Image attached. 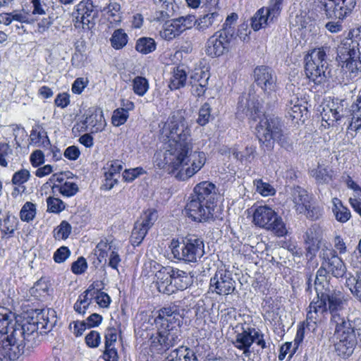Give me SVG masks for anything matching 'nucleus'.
<instances>
[{
    "instance_id": "obj_1",
    "label": "nucleus",
    "mask_w": 361,
    "mask_h": 361,
    "mask_svg": "<svg viewBox=\"0 0 361 361\" xmlns=\"http://www.w3.org/2000/svg\"><path fill=\"white\" fill-rule=\"evenodd\" d=\"M162 133L175 142L174 148L166 150L163 160H156L159 169H166L169 173H174L180 180H185L199 171L205 164L206 157L202 152L192 151V144L188 141L190 130L185 118L173 115L165 123Z\"/></svg>"
},
{
    "instance_id": "obj_2",
    "label": "nucleus",
    "mask_w": 361,
    "mask_h": 361,
    "mask_svg": "<svg viewBox=\"0 0 361 361\" xmlns=\"http://www.w3.org/2000/svg\"><path fill=\"white\" fill-rule=\"evenodd\" d=\"M13 331L6 338L0 341V360H16L23 354L30 355L35 345L34 337L25 335V331L33 332L34 326H28L19 329L16 324L12 327Z\"/></svg>"
},
{
    "instance_id": "obj_3",
    "label": "nucleus",
    "mask_w": 361,
    "mask_h": 361,
    "mask_svg": "<svg viewBox=\"0 0 361 361\" xmlns=\"http://www.w3.org/2000/svg\"><path fill=\"white\" fill-rule=\"evenodd\" d=\"M317 300L310 302L307 314L312 316L313 319L322 321L324 314L329 312L332 316H341L338 312L343 309L345 300L341 291L326 288L324 291L317 288Z\"/></svg>"
},
{
    "instance_id": "obj_4",
    "label": "nucleus",
    "mask_w": 361,
    "mask_h": 361,
    "mask_svg": "<svg viewBox=\"0 0 361 361\" xmlns=\"http://www.w3.org/2000/svg\"><path fill=\"white\" fill-rule=\"evenodd\" d=\"M331 323L335 326L334 336L336 339L334 343L335 352L343 358L349 357L357 344L355 334L350 326L351 320H346L343 317L334 316V319H331Z\"/></svg>"
},
{
    "instance_id": "obj_5",
    "label": "nucleus",
    "mask_w": 361,
    "mask_h": 361,
    "mask_svg": "<svg viewBox=\"0 0 361 361\" xmlns=\"http://www.w3.org/2000/svg\"><path fill=\"white\" fill-rule=\"evenodd\" d=\"M169 247L174 258L185 262H197L204 255L203 240L194 235H188L178 240H172Z\"/></svg>"
},
{
    "instance_id": "obj_6",
    "label": "nucleus",
    "mask_w": 361,
    "mask_h": 361,
    "mask_svg": "<svg viewBox=\"0 0 361 361\" xmlns=\"http://www.w3.org/2000/svg\"><path fill=\"white\" fill-rule=\"evenodd\" d=\"M356 4V0H314L313 9L328 19L343 20L352 14Z\"/></svg>"
},
{
    "instance_id": "obj_7",
    "label": "nucleus",
    "mask_w": 361,
    "mask_h": 361,
    "mask_svg": "<svg viewBox=\"0 0 361 361\" xmlns=\"http://www.w3.org/2000/svg\"><path fill=\"white\" fill-rule=\"evenodd\" d=\"M253 223L255 226L271 231L277 236H283L287 230L282 218L267 205L257 206L253 212Z\"/></svg>"
},
{
    "instance_id": "obj_8",
    "label": "nucleus",
    "mask_w": 361,
    "mask_h": 361,
    "mask_svg": "<svg viewBox=\"0 0 361 361\" xmlns=\"http://www.w3.org/2000/svg\"><path fill=\"white\" fill-rule=\"evenodd\" d=\"M157 333L152 334L149 339L152 350L157 353H163L180 341V330L177 326H157Z\"/></svg>"
},
{
    "instance_id": "obj_9",
    "label": "nucleus",
    "mask_w": 361,
    "mask_h": 361,
    "mask_svg": "<svg viewBox=\"0 0 361 361\" xmlns=\"http://www.w3.org/2000/svg\"><path fill=\"white\" fill-rule=\"evenodd\" d=\"M305 71L307 77L315 83H322L327 78L326 54L324 49H313L305 59Z\"/></svg>"
},
{
    "instance_id": "obj_10",
    "label": "nucleus",
    "mask_w": 361,
    "mask_h": 361,
    "mask_svg": "<svg viewBox=\"0 0 361 361\" xmlns=\"http://www.w3.org/2000/svg\"><path fill=\"white\" fill-rule=\"evenodd\" d=\"M282 129L281 120L274 116H267L256 126L257 136L264 150L271 151L274 146V139Z\"/></svg>"
},
{
    "instance_id": "obj_11",
    "label": "nucleus",
    "mask_w": 361,
    "mask_h": 361,
    "mask_svg": "<svg viewBox=\"0 0 361 361\" xmlns=\"http://www.w3.org/2000/svg\"><path fill=\"white\" fill-rule=\"evenodd\" d=\"M264 337V334L259 329L243 326L242 331L236 334L233 344L237 349L242 350L245 357H249L251 354L250 348L254 343L262 349L267 348Z\"/></svg>"
},
{
    "instance_id": "obj_12",
    "label": "nucleus",
    "mask_w": 361,
    "mask_h": 361,
    "mask_svg": "<svg viewBox=\"0 0 361 361\" xmlns=\"http://www.w3.org/2000/svg\"><path fill=\"white\" fill-rule=\"evenodd\" d=\"M55 312L53 310H35V317L32 316L25 318L21 324H15L19 328L22 329L28 327V326H34V331L29 332L25 331V336L28 338V336H32L34 337L35 345L37 346L38 344V331L37 330L41 325V329H50L53 326V322H51L49 316H51L54 318Z\"/></svg>"
},
{
    "instance_id": "obj_13",
    "label": "nucleus",
    "mask_w": 361,
    "mask_h": 361,
    "mask_svg": "<svg viewBox=\"0 0 361 361\" xmlns=\"http://www.w3.org/2000/svg\"><path fill=\"white\" fill-rule=\"evenodd\" d=\"M319 258L322 265L332 276L337 279L343 277L346 274V267L336 250L323 245L319 252Z\"/></svg>"
},
{
    "instance_id": "obj_14",
    "label": "nucleus",
    "mask_w": 361,
    "mask_h": 361,
    "mask_svg": "<svg viewBox=\"0 0 361 361\" xmlns=\"http://www.w3.org/2000/svg\"><path fill=\"white\" fill-rule=\"evenodd\" d=\"M235 285L232 274L226 269H221L210 279L209 291L219 295H228L234 292Z\"/></svg>"
},
{
    "instance_id": "obj_15",
    "label": "nucleus",
    "mask_w": 361,
    "mask_h": 361,
    "mask_svg": "<svg viewBox=\"0 0 361 361\" xmlns=\"http://www.w3.org/2000/svg\"><path fill=\"white\" fill-rule=\"evenodd\" d=\"M186 214L194 221L203 222L213 218L214 209L201 200L190 196L185 207Z\"/></svg>"
},
{
    "instance_id": "obj_16",
    "label": "nucleus",
    "mask_w": 361,
    "mask_h": 361,
    "mask_svg": "<svg viewBox=\"0 0 361 361\" xmlns=\"http://www.w3.org/2000/svg\"><path fill=\"white\" fill-rule=\"evenodd\" d=\"M361 49V37L345 38L338 45L336 49V60L344 68V63L355 57L356 53Z\"/></svg>"
},
{
    "instance_id": "obj_17",
    "label": "nucleus",
    "mask_w": 361,
    "mask_h": 361,
    "mask_svg": "<svg viewBox=\"0 0 361 361\" xmlns=\"http://www.w3.org/2000/svg\"><path fill=\"white\" fill-rule=\"evenodd\" d=\"M323 236V231L319 225L312 224L305 231L303 239L305 245L306 257L312 259L319 251Z\"/></svg>"
},
{
    "instance_id": "obj_18",
    "label": "nucleus",
    "mask_w": 361,
    "mask_h": 361,
    "mask_svg": "<svg viewBox=\"0 0 361 361\" xmlns=\"http://www.w3.org/2000/svg\"><path fill=\"white\" fill-rule=\"evenodd\" d=\"M255 81L268 95L276 90V76L274 71L267 66H258L254 71Z\"/></svg>"
},
{
    "instance_id": "obj_19",
    "label": "nucleus",
    "mask_w": 361,
    "mask_h": 361,
    "mask_svg": "<svg viewBox=\"0 0 361 361\" xmlns=\"http://www.w3.org/2000/svg\"><path fill=\"white\" fill-rule=\"evenodd\" d=\"M261 106L254 94L243 95L239 98L236 114L240 118L247 117L255 120Z\"/></svg>"
},
{
    "instance_id": "obj_20",
    "label": "nucleus",
    "mask_w": 361,
    "mask_h": 361,
    "mask_svg": "<svg viewBox=\"0 0 361 361\" xmlns=\"http://www.w3.org/2000/svg\"><path fill=\"white\" fill-rule=\"evenodd\" d=\"M190 196L211 206V208L214 209L217 196L216 186L209 181L201 182L194 188L193 193Z\"/></svg>"
},
{
    "instance_id": "obj_21",
    "label": "nucleus",
    "mask_w": 361,
    "mask_h": 361,
    "mask_svg": "<svg viewBox=\"0 0 361 361\" xmlns=\"http://www.w3.org/2000/svg\"><path fill=\"white\" fill-rule=\"evenodd\" d=\"M99 9L97 6L93 5L90 0H85L80 1L76 6V11L75 13V18L77 22H80L89 28L90 23L98 16Z\"/></svg>"
},
{
    "instance_id": "obj_22",
    "label": "nucleus",
    "mask_w": 361,
    "mask_h": 361,
    "mask_svg": "<svg viewBox=\"0 0 361 361\" xmlns=\"http://www.w3.org/2000/svg\"><path fill=\"white\" fill-rule=\"evenodd\" d=\"M231 42V39L215 32L208 39L205 52L209 56L219 57L228 51Z\"/></svg>"
},
{
    "instance_id": "obj_23",
    "label": "nucleus",
    "mask_w": 361,
    "mask_h": 361,
    "mask_svg": "<svg viewBox=\"0 0 361 361\" xmlns=\"http://www.w3.org/2000/svg\"><path fill=\"white\" fill-rule=\"evenodd\" d=\"M157 313L154 319L157 326H179V313L176 305L164 307Z\"/></svg>"
},
{
    "instance_id": "obj_24",
    "label": "nucleus",
    "mask_w": 361,
    "mask_h": 361,
    "mask_svg": "<svg viewBox=\"0 0 361 361\" xmlns=\"http://www.w3.org/2000/svg\"><path fill=\"white\" fill-rule=\"evenodd\" d=\"M155 277L157 289L160 293L169 295L174 293L172 286V267H162L156 273Z\"/></svg>"
},
{
    "instance_id": "obj_25",
    "label": "nucleus",
    "mask_w": 361,
    "mask_h": 361,
    "mask_svg": "<svg viewBox=\"0 0 361 361\" xmlns=\"http://www.w3.org/2000/svg\"><path fill=\"white\" fill-rule=\"evenodd\" d=\"M85 118L83 124L87 128L90 126L92 133L102 131L105 126V120L104 118L102 111L94 107L90 108L84 114Z\"/></svg>"
},
{
    "instance_id": "obj_26",
    "label": "nucleus",
    "mask_w": 361,
    "mask_h": 361,
    "mask_svg": "<svg viewBox=\"0 0 361 361\" xmlns=\"http://www.w3.org/2000/svg\"><path fill=\"white\" fill-rule=\"evenodd\" d=\"M209 73L202 70H197L190 77L191 92L196 97L203 96L207 90Z\"/></svg>"
},
{
    "instance_id": "obj_27",
    "label": "nucleus",
    "mask_w": 361,
    "mask_h": 361,
    "mask_svg": "<svg viewBox=\"0 0 361 361\" xmlns=\"http://www.w3.org/2000/svg\"><path fill=\"white\" fill-rule=\"evenodd\" d=\"M290 199L293 202V208L298 214H303L309 206L310 197L307 192L300 186H295L290 190Z\"/></svg>"
},
{
    "instance_id": "obj_28",
    "label": "nucleus",
    "mask_w": 361,
    "mask_h": 361,
    "mask_svg": "<svg viewBox=\"0 0 361 361\" xmlns=\"http://www.w3.org/2000/svg\"><path fill=\"white\" fill-rule=\"evenodd\" d=\"M156 6L154 20L164 22L174 16V0H152Z\"/></svg>"
},
{
    "instance_id": "obj_29",
    "label": "nucleus",
    "mask_w": 361,
    "mask_h": 361,
    "mask_svg": "<svg viewBox=\"0 0 361 361\" xmlns=\"http://www.w3.org/2000/svg\"><path fill=\"white\" fill-rule=\"evenodd\" d=\"M224 17L218 11L208 13L201 16L197 20V30L200 32H205L209 28L219 25L223 21Z\"/></svg>"
},
{
    "instance_id": "obj_30",
    "label": "nucleus",
    "mask_w": 361,
    "mask_h": 361,
    "mask_svg": "<svg viewBox=\"0 0 361 361\" xmlns=\"http://www.w3.org/2000/svg\"><path fill=\"white\" fill-rule=\"evenodd\" d=\"M166 361H199L196 353L190 348L181 345L171 351Z\"/></svg>"
},
{
    "instance_id": "obj_31",
    "label": "nucleus",
    "mask_w": 361,
    "mask_h": 361,
    "mask_svg": "<svg viewBox=\"0 0 361 361\" xmlns=\"http://www.w3.org/2000/svg\"><path fill=\"white\" fill-rule=\"evenodd\" d=\"M172 279L174 293L178 290H183L186 289L191 283V278L185 271L173 267Z\"/></svg>"
},
{
    "instance_id": "obj_32",
    "label": "nucleus",
    "mask_w": 361,
    "mask_h": 361,
    "mask_svg": "<svg viewBox=\"0 0 361 361\" xmlns=\"http://www.w3.org/2000/svg\"><path fill=\"white\" fill-rule=\"evenodd\" d=\"M274 17L270 10L261 8L252 18L251 26L254 30H259L267 25L269 21H272Z\"/></svg>"
},
{
    "instance_id": "obj_33",
    "label": "nucleus",
    "mask_w": 361,
    "mask_h": 361,
    "mask_svg": "<svg viewBox=\"0 0 361 361\" xmlns=\"http://www.w3.org/2000/svg\"><path fill=\"white\" fill-rule=\"evenodd\" d=\"M345 102L344 100L336 99V102L333 101L331 106H329V111L332 114L334 120L338 121L342 118H346L348 121H350V107L349 109L345 108Z\"/></svg>"
},
{
    "instance_id": "obj_34",
    "label": "nucleus",
    "mask_w": 361,
    "mask_h": 361,
    "mask_svg": "<svg viewBox=\"0 0 361 361\" xmlns=\"http://www.w3.org/2000/svg\"><path fill=\"white\" fill-rule=\"evenodd\" d=\"M188 75L185 70L182 66L173 68L172 75L170 78L169 87L171 90L183 87L186 84Z\"/></svg>"
},
{
    "instance_id": "obj_35",
    "label": "nucleus",
    "mask_w": 361,
    "mask_h": 361,
    "mask_svg": "<svg viewBox=\"0 0 361 361\" xmlns=\"http://www.w3.org/2000/svg\"><path fill=\"white\" fill-rule=\"evenodd\" d=\"M311 176L317 184H329L333 180V171L328 166L319 165L317 169L312 170Z\"/></svg>"
},
{
    "instance_id": "obj_36",
    "label": "nucleus",
    "mask_w": 361,
    "mask_h": 361,
    "mask_svg": "<svg viewBox=\"0 0 361 361\" xmlns=\"http://www.w3.org/2000/svg\"><path fill=\"white\" fill-rule=\"evenodd\" d=\"M346 278V285L353 295L361 302V268L355 271V275L349 274Z\"/></svg>"
},
{
    "instance_id": "obj_37",
    "label": "nucleus",
    "mask_w": 361,
    "mask_h": 361,
    "mask_svg": "<svg viewBox=\"0 0 361 361\" xmlns=\"http://www.w3.org/2000/svg\"><path fill=\"white\" fill-rule=\"evenodd\" d=\"M332 211L336 219L341 223H345L349 220L351 216L350 210L343 206L341 200L337 197L332 199Z\"/></svg>"
},
{
    "instance_id": "obj_38",
    "label": "nucleus",
    "mask_w": 361,
    "mask_h": 361,
    "mask_svg": "<svg viewBox=\"0 0 361 361\" xmlns=\"http://www.w3.org/2000/svg\"><path fill=\"white\" fill-rule=\"evenodd\" d=\"M255 152V147L252 145L246 146L243 149L240 150L238 145H235L232 147L231 154L233 157L243 163L247 161L250 163L254 159V153Z\"/></svg>"
},
{
    "instance_id": "obj_39",
    "label": "nucleus",
    "mask_w": 361,
    "mask_h": 361,
    "mask_svg": "<svg viewBox=\"0 0 361 361\" xmlns=\"http://www.w3.org/2000/svg\"><path fill=\"white\" fill-rule=\"evenodd\" d=\"M179 24L175 19L166 22L164 25L163 30L160 31V36L166 40H171L182 33Z\"/></svg>"
},
{
    "instance_id": "obj_40",
    "label": "nucleus",
    "mask_w": 361,
    "mask_h": 361,
    "mask_svg": "<svg viewBox=\"0 0 361 361\" xmlns=\"http://www.w3.org/2000/svg\"><path fill=\"white\" fill-rule=\"evenodd\" d=\"M296 101L294 103L293 100H290L289 104H287V117H289L292 121H296L298 123V121H301L303 117V113L305 112V114L307 112V109L305 106H302L300 104H299V100L298 98L295 99Z\"/></svg>"
},
{
    "instance_id": "obj_41",
    "label": "nucleus",
    "mask_w": 361,
    "mask_h": 361,
    "mask_svg": "<svg viewBox=\"0 0 361 361\" xmlns=\"http://www.w3.org/2000/svg\"><path fill=\"white\" fill-rule=\"evenodd\" d=\"M15 316L8 308L0 306V334L8 333V329L14 322Z\"/></svg>"
},
{
    "instance_id": "obj_42",
    "label": "nucleus",
    "mask_w": 361,
    "mask_h": 361,
    "mask_svg": "<svg viewBox=\"0 0 361 361\" xmlns=\"http://www.w3.org/2000/svg\"><path fill=\"white\" fill-rule=\"evenodd\" d=\"M158 217L157 212L154 209H148L145 211L135 222L139 226L148 231L157 221Z\"/></svg>"
},
{
    "instance_id": "obj_43",
    "label": "nucleus",
    "mask_w": 361,
    "mask_h": 361,
    "mask_svg": "<svg viewBox=\"0 0 361 361\" xmlns=\"http://www.w3.org/2000/svg\"><path fill=\"white\" fill-rule=\"evenodd\" d=\"M156 42L151 37H141L137 40L135 49L143 54H147L156 49Z\"/></svg>"
},
{
    "instance_id": "obj_44",
    "label": "nucleus",
    "mask_w": 361,
    "mask_h": 361,
    "mask_svg": "<svg viewBox=\"0 0 361 361\" xmlns=\"http://www.w3.org/2000/svg\"><path fill=\"white\" fill-rule=\"evenodd\" d=\"M128 38V37L123 30L117 29L110 38L111 45L115 49H121L126 45Z\"/></svg>"
},
{
    "instance_id": "obj_45",
    "label": "nucleus",
    "mask_w": 361,
    "mask_h": 361,
    "mask_svg": "<svg viewBox=\"0 0 361 361\" xmlns=\"http://www.w3.org/2000/svg\"><path fill=\"white\" fill-rule=\"evenodd\" d=\"M330 279L329 273L326 270V267L322 265L321 263V267L317 271L316 278L314 280V286L315 290L317 288L322 289V291H324L326 288H325V285L329 286V279ZM327 288H329L327 287Z\"/></svg>"
},
{
    "instance_id": "obj_46",
    "label": "nucleus",
    "mask_w": 361,
    "mask_h": 361,
    "mask_svg": "<svg viewBox=\"0 0 361 361\" xmlns=\"http://www.w3.org/2000/svg\"><path fill=\"white\" fill-rule=\"evenodd\" d=\"M350 121L348 129L357 131L361 128V107L353 104L350 106Z\"/></svg>"
},
{
    "instance_id": "obj_47",
    "label": "nucleus",
    "mask_w": 361,
    "mask_h": 361,
    "mask_svg": "<svg viewBox=\"0 0 361 361\" xmlns=\"http://www.w3.org/2000/svg\"><path fill=\"white\" fill-rule=\"evenodd\" d=\"M148 80L142 76H136L133 80V90L140 97L144 96L149 90Z\"/></svg>"
},
{
    "instance_id": "obj_48",
    "label": "nucleus",
    "mask_w": 361,
    "mask_h": 361,
    "mask_svg": "<svg viewBox=\"0 0 361 361\" xmlns=\"http://www.w3.org/2000/svg\"><path fill=\"white\" fill-rule=\"evenodd\" d=\"M121 6L116 2L110 3L108 6L104 7L102 11L106 12L109 14V20L111 23L121 22V16L120 15Z\"/></svg>"
},
{
    "instance_id": "obj_49",
    "label": "nucleus",
    "mask_w": 361,
    "mask_h": 361,
    "mask_svg": "<svg viewBox=\"0 0 361 361\" xmlns=\"http://www.w3.org/2000/svg\"><path fill=\"white\" fill-rule=\"evenodd\" d=\"M35 204L30 202H25L20 212V216L21 220L26 222L32 221L35 216Z\"/></svg>"
},
{
    "instance_id": "obj_50",
    "label": "nucleus",
    "mask_w": 361,
    "mask_h": 361,
    "mask_svg": "<svg viewBox=\"0 0 361 361\" xmlns=\"http://www.w3.org/2000/svg\"><path fill=\"white\" fill-rule=\"evenodd\" d=\"M18 223V219L15 216L8 214L4 220V228L1 230V232L4 234L2 238L7 234L12 235L14 231L17 228Z\"/></svg>"
},
{
    "instance_id": "obj_51",
    "label": "nucleus",
    "mask_w": 361,
    "mask_h": 361,
    "mask_svg": "<svg viewBox=\"0 0 361 361\" xmlns=\"http://www.w3.org/2000/svg\"><path fill=\"white\" fill-rule=\"evenodd\" d=\"M344 68L350 73L357 74L361 72V49L356 53L355 57L344 63Z\"/></svg>"
},
{
    "instance_id": "obj_52",
    "label": "nucleus",
    "mask_w": 361,
    "mask_h": 361,
    "mask_svg": "<svg viewBox=\"0 0 361 361\" xmlns=\"http://www.w3.org/2000/svg\"><path fill=\"white\" fill-rule=\"evenodd\" d=\"M147 231H147L145 228L139 226L136 223H135V226L130 236V241L132 245L133 246L139 245L145 238Z\"/></svg>"
},
{
    "instance_id": "obj_53",
    "label": "nucleus",
    "mask_w": 361,
    "mask_h": 361,
    "mask_svg": "<svg viewBox=\"0 0 361 361\" xmlns=\"http://www.w3.org/2000/svg\"><path fill=\"white\" fill-rule=\"evenodd\" d=\"M254 185L256 190L262 196L273 195L275 193V189L268 183L264 182L262 179L254 180Z\"/></svg>"
},
{
    "instance_id": "obj_54",
    "label": "nucleus",
    "mask_w": 361,
    "mask_h": 361,
    "mask_svg": "<svg viewBox=\"0 0 361 361\" xmlns=\"http://www.w3.org/2000/svg\"><path fill=\"white\" fill-rule=\"evenodd\" d=\"M129 116L128 111L124 108L116 109L111 118L112 124L115 126H120L124 124Z\"/></svg>"
},
{
    "instance_id": "obj_55",
    "label": "nucleus",
    "mask_w": 361,
    "mask_h": 361,
    "mask_svg": "<svg viewBox=\"0 0 361 361\" xmlns=\"http://www.w3.org/2000/svg\"><path fill=\"white\" fill-rule=\"evenodd\" d=\"M176 22L179 24L180 28L182 32L185 30L191 28L193 25L197 28V20L195 16L188 15L175 18Z\"/></svg>"
},
{
    "instance_id": "obj_56",
    "label": "nucleus",
    "mask_w": 361,
    "mask_h": 361,
    "mask_svg": "<svg viewBox=\"0 0 361 361\" xmlns=\"http://www.w3.org/2000/svg\"><path fill=\"white\" fill-rule=\"evenodd\" d=\"M211 117V107L209 103H204L199 111L198 118L197 119V123L203 126L209 123Z\"/></svg>"
},
{
    "instance_id": "obj_57",
    "label": "nucleus",
    "mask_w": 361,
    "mask_h": 361,
    "mask_svg": "<svg viewBox=\"0 0 361 361\" xmlns=\"http://www.w3.org/2000/svg\"><path fill=\"white\" fill-rule=\"evenodd\" d=\"M30 178V173L27 169H20L13 175L11 182L13 185L20 186L25 183Z\"/></svg>"
},
{
    "instance_id": "obj_58",
    "label": "nucleus",
    "mask_w": 361,
    "mask_h": 361,
    "mask_svg": "<svg viewBox=\"0 0 361 361\" xmlns=\"http://www.w3.org/2000/svg\"><path fill=\"white\" fill-rule=\"evenodd\" d=\"M47 211L53 213H59L65 209L63 202L56 197H49L47 200Z\"/></svg>"
},
{
    "instance_id": "obj_59",
    "label": "nucleus",
    "mask_w": 361,
    "mask_h": 361,
    "mask_svg": "<svg viewBox=\"0 0 361 361\" xmlns=\"http://www.w3.org/2000/svg\"><path fill=\"white\" fill-rule=\"evenodd\" d=\"M92 302V298H84L80 295L76 302L74 304V310L80 314H84Z\"/></svg>"
},
{
    "instance_id": "obj_60",
    "label": "nucleus",
    "mask_w": 361,
    "mask_h": 361,
    "mask_svg": "<svg viewBox=\"0 0 361 361\" xmlns=\"http://www.w3.org/2000/svg\"><path fill=\"white\" fill-rule=\"evenodd\" d=\"M71 229V224L66 221H63L56 228V233L54 234V236L56 238L66 239L69 236Z\"/></svg>"
},
{
    "instance_id": "obj_61",
    "label": "nucleus",
    "mask_w": 361,
    "mask_h": 361,
    "mask_svg": "<svg viewBox=\"0 0 361 361\" xmlns=\"http://www.w3.org/2000/svg\"><path fill=\"white\" fill-rule=\"evenodd\" d=\"M113 242L111 241V242H109L107 240H101L97 245V250L98 252H99V256H98V259H99V261L101 262L102 261V259H105L107 256H108V254H107V252L109 251H111L113 250H112V247H113V245H112Z\"/></svg>"
},
{
    "instance_id": "obj_62",
    "label": "nucleus",
    "mask_w": 361,
    "mask_h": 361,
    "mask_svg": "<svg viewBox=\"0 0 361 361\" xmlns=\"http://www.w3.org/2000/svg\"><path fill=\"white\" fill-rule=\"evenodd\" d=\"M78 190V187L75 183L65 182L60 186L59 192L63 196L71 197L75 195Z\"/></svg>"
},
{
    "instance_id": "obj_63",
    "label": "nucleus",
    "mask_w": 361,
    "mask_h": 361,
    "mask_svg": "<svg viewBox=\"0 0 361 361\" xmlns=\"http://www.w3.org/2000/svg\"><path fill=\"white\" fill-rule=\"evenodd\" d=\"M13 150L7 143H0V165L3 167L8 166V158L12 154Z\"/></svg>"
},
{
    "instance_id": "obj_64",
    "label": "nucleus",
    "mask_w": 361,
    "mask_h": 361,
    "mask_svg": "<svg viewBox=\"0 0 361 361\" xmlns=\"http://www.w3.org/2000/svg\"><path fill=\"white\" fill-rule=\"evenodd\" d=\"M304 214H305L307 219L316 221L322 216L323 209L318 206H312L309 202V206L307 207V210Z\"/></svg>"
}]
</instances>
